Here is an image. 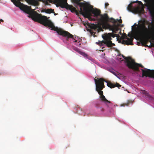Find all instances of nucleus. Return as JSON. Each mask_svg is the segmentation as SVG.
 <instances>
[{
    "instance_id": "obj_1",
    "label": "nucleus",
    "mask_w": 154,
    "mask_h": 154,
    "mask_svg": "<svg viewBox=\"0 0 154 154\" xmlns=\"http://www.w3.org/2000/svg\"><path fill=\"white\" fill-rule=\"evenodd\" d=\"M151 23L148 21L142 19L138 22V24L135 23L134 34L139 38L143 46H144L149 41V39L154 40V25H152L151 29L149 28V25ZM154 46V43L152 44Z\"/></svg>"
},
{
    "instance_id": "obj_2",
    "label": "nucleus",
    "mask_w": 154,
    "mask_h": 154,
    "mask_svg": "<svg viewBox=\"0 0 154 154\" xmlns=\"http://www.w3.org/2000/svg\"><path fill=\"white\" fill-rule=\"evenodd\" d=\"M31 16L33 20L45 26H48L49 28H51V29L56 31L59 35L66 37L67 40L69 38H72L73 39V42H77V39H78L77 36H74L67 31L55 27L51 21L47 19L46 16H42L41 14L38 13L32 14Z\"/></svg>"
},
{
    "instance_id": "obj_3",
    "label": "nucleus",
    "mask_w": 154,
    "mask_h": 154,
    "mask_svg": "<svg viewBox=\"0 0 154 154\" xmlns=\"http://www.w3.org/2000/svg\"><path fill=\"white\" fill-rule=\"evenodd\" d=\"M100 18L98 19L99 23L96 24H91L89 26L91 29L90 32L91 35L95 37V33L94 31H95L97 29H102L101 26H102L104 28H107V27H110L109 22H111V19L112 18L109 17L108 15L106 13H105L103 14L100 15Z\"/></svg>"
},
{
    "instance_id": "obj_4",
    "label": "nucleus",
    "mask_w": 154,
    "mask_h": 154,
    "mask_svg": "<svg viewBox=\"0 0 154 154\" xmlns=\"http://www.w3.org/2000/svg\"><path fill=\"white\" fill-rule=\"evenodd\" d=\"M11 1L16 7L19 8L20 9L25 12L29 14L32 19L31 14L37 13L36 12L34 13H31L29 9L24 6L23 4L21 3L20 1L23 2L25 1L29 4L34 6H38L39 5L38 0H11Z\"/></svg>"
},
{
    "instance_id": "obj_5",
    "label": "nucleus",
    "mask_w": 154,
    "mask_h": 154,
    "mask_svg": "<svg viewBox=\"0 0 154 154\" xmlns=\"http://www.w3.org/2000/svg\"><path fill=\"white\" fill-rule=\"evenodd\" d=\"M94 81L96 85V90L100 94V97L101 100L105 103L106 102H109L103 95V92L101 91L105 86L104 85V79L102 78L94 79Z\"/></svg>"
},
{
    "instance_id": "obj_6",
    "label": "nucleus",
    "mask_w": 154,
    "mask_h": 154,
    "mask_svg": "<svg viewBox=\"0 0 154 154\" xmlns=\"http://www.w3.org/2000/svg\"><path fill=\"white\" fill-rule=\"evenodd\" d=\"M118 35L114 34L113 32L105 33L102 36L104 40L99 42L98 44L100 45H102L103 44H106L108 47H111L112 45H115V44L112 43L111 41V37L114 38Z\"/></svg>"
},
{
    "instance_id": "obj_7",
    "label": "nucleus",
    "mask_w": 154,
    "mask_h": 154,
    "mask_svg": "<svg viewBox=\"0 0 154 154\" xmlns=\"http://www.w3.org/2000/svg\"><path fill=\"white\" fill-rule=\"evenodd\" d=\"M122 56L125 60V62L127 63L126 65L128 68L132 69L134 71H139L138 67L144 68V66L142 64L135 63L134 60L131 58L126 57L123 55Z\"/></svg>"
},
{
    "instance_id": "obj_8",
    "label": "nucleus",
    "mask_w": 154,
    "mask_h": 154,
    "mask_svg": "<svg viewBox=\"0 0 154 154\" xmlns=\"http://www.w3.org/2000/svg\"><path fill=\"white\" fill-rule=\"evenodd\" d=\"M122 56L125 60V62L127 63L126 65L128 68L132 69L134 71H139L138 67L144 68V66L142 64L135 63L134 60L131 58L126 57L123 55Z\"/></svg>"
},
{
    "instance_id": "obj_9",
    "label": "nucleus",
    "mask_w": 154,
    "mask_h": 154,
    "mask_svg": "<svg viewBox=\"0 0 154 154\" xmlns=\"http://www.w3.org/2000/svg\"><path fill=\"white\" fill-rule=\"evenodd\" d=\"M67 0H55L56 3H57L59 6L63 8H66L69 9L72 12H75L76 14H78V11L72 5H68L67 3Z\"/></svg>"
},
{
    "instance_id": "obj_10",
    "label": "nucleus",
    "mask_w": 154,
    "mask_h": 154,
    "mask_svg": "<svg viewBox=\"0 0 154 154\" xmlns=\"http://www.w3.org/2000/svg\"><path fill=\"white\" fill-rule=\"evenodd\" d=\"M146 3L144 4L146 7L150 16L152 17H154V2L152 0H144Z\"/></svg>"
},
{
    "instance_id": "obj_11",
    "label": "nucleus",
    "mask_w": 154,
    "mask_h": 154,
    "mask_svg": "<svg viewBox=\"0 0 154 154\" xmlns=\"http://www.w3.org/2000/svg\"><path fill=\"white\" fill-rule=\"evenodd\" d=\"M77 5L80 7L79 13L80 14L85 17L86 15L88 16L89 15V8L85 5L84 3L79 2Z\"/></svg>"
},
{
    "instance_id": "obj_12",
    "label": "nucleus",
    "mask_w": 154,
    "mask_h": 154,
    "mask_svg": "<svg viewBox=\"0 0 154 154\" xmlns=\"http://www.w3.org/2000/svg\"><path fill=\"white\" fill-rule=\"evenodd\" d=\"M145 70L142 69H141L142 71V77L146 76L154 78V70H150L149 69L145 68Z\"/></svg>"
},
{
    "instance_id": "obj_13",
    "label": "nucleus",
    "mask_w": 154,
    "mask_h": 154,
    "mask_svg": "<svg viewBox=\"0 0 154 154\" xmlns=\"http://www.w3.org/2000/svg\"><path fill=\"white\" fill-rule=\"evenodd\" d=\"M128 35L130 38L127 37L126 35L125 34V37L124 36V38H125L127 39L123 40L122 41V43L127 45H133L132 42L134 39L132 37L131 35L130 34H128Z\"/></svg>"
},
{
    "instance_id": "obj_14",
    "label": "nucleus",
    "mask_w": 154,
    "mask_h": 154,
    "mask_svg": "<svg viewBox=\"0 0 154 154\" xmlns=\"http://www.w3.org/2000/svg\"><path fill=\"white\" fill-rule=\"evenodd\" d=\"M89 15L88 16L86 15L85 17L88 18L91 15V13H92L94 15V16L95 17H97L98 16H100V11L97 9H91L90 8L89 9Z\"/></svg>"
},
{
    "instance_id": "obj_15",
    "label": "nucleus",
    "mask_w": 154,
    "mask_h": 154,
    "mask_svg": "<svg viewBox=\"0 0 154 154\" xmlns=\"http://www.w3.org/2000/svg\"><path fill=\"white\" fill-rule=\"evenodd\" d=\"M120 24L119 23L115 24L113 23L112 25L110 24V27H107L106 29H109L111 30L112 32L114 33H116L120 29L119 28V26Z\"/></svg>"
},
{
    "instance_id": "obj_16",
    "label": "nucleus",
    "mask_w": 154,
    "mask_h": 154,
    "mask_svg": "<svg viewBox=\"0 0 154 154\" xmlns=\"http://www.w3.org/2000/svg\"><path fill=\"white\" fill-rule=\"evenodd\" d=\"M104 82H106L107 83V86L110 88H113L115 87H117L119 88L121 87V85L119 83H116V84H113L110 82H108L107 81H105L104 80Z\"/></svg>"
},
{
    "instance_id": "obj_17",
    "label": "nucleus",
    "mask_w": 154,
    "mask_h": 154,
    "mask_svg": "<svg viewBox=\"0 0 154 154\" xmlns=\"http://www.w3.org/2000/svg\"><path fill=\"white\" fill-rule=\"evenodd\" d=\"M111 22L115 24L118 23L119 22V23H122V20L121 19L119 20L118 19L115 20L114 19L112 18L111 19Z\"/></svg>"
},
{
    "instance_id": "obj_18",
    "label": "nucleus",
    "mask_w": 154,
    "mask_h": 154,
    "mask_svg": "<svg viewBox=\"0 0 154 154\" xmlns=\"http://www.w3.org/2000/svg\"><path fill=\"white\" fill-rule=\"evenodd\" d=\"M74 50L75 51L79 53L80 54H81L84 56H87V55L84 52L81 51L80 49L77 48L75 47L74 48Z\"/></svg>"
},
{
    "instance_id": "obj_19",
    "label": "nucleus",
    "mask_w": 154,
    "mask_h": 154,
    "mask_svg": "<svg viewBox=\"0 0 154 154\" xmlns=\"http://www.w3.org/2000/svg\"><path fill=\"white\" fill-rule=\"evenodd\" d=\"M133 101L131 100H128L127 102L126 103H123L121 104L120 106H128L130 103H132Z\"/></svg>"
},
{
    "instance_id": "obj_20",
    "label": "nucleus",
    "mask_w": 154,
    "mask_h": 154,
    "mask_svg": "<svg viewBox=\"0 0 154 154\" xmlns=\"http://www.w3.org/2000/svg\"><path fill=\"white\" fill-rule=\"evenodd\" d=\"M127 10L130 12H133V8L131 5V4H129L127 7Z\"/></svg>"
},
{
    "instance_id": "obj_21",
    "label": "nucleus",
    "mask_w": 154,
    "mask_h": 154,
    "mask_svg": "<svg viewBox=\"0 0 154 154\" xmlns=\"http://www.w3.org/2000/svg\"><path fill=\"white\" fill-rule=\"evenodd\" d=\"M45 12L48 14L54 13V10L51 9H48L46 10Z\"/></svg>"
},
{
    "instance_id": "obj_22",
    "label": "nucleus",
    "mask_w": 154,
    "mask_h": 154,
    "mask_svg": "<svg viewBox=\"0 0 154 154\" xmlns=\"http://www.w3.org/2000/svg\"><path fill=\"white\" fill-rule=\"evenodd\" d=\"M109 102H106L105 103L106 104L107 106L109 108H110L111 106H112V103L110 101H109Z\"/></svg>"
},
{
    "instance_id": "obj_23",
    "label": "nucleus",
    "mask_w": 154,
    "mask_h": 154,
    "mask_svg": "<svg viewBox=\"0 0 154 154\" xmlns=\"http://www.w3.org/2000/svg\"><path fill=\"white\" fill-rule=\"evenodd\" d=\"M72 1L73 2H74L77 4H78L79 2V0H72Z\"/></svg>"
},
{
    "instance_id": "obj_24",
    "label": "nucleus",
    "mask_w": 154,
    "mask_h": 154,
    "mask_svg": "<svg viewBox=\"0 0 154 154\" xmlns=\"http://www.w3.org/2000/svg\"><path fill=\"white\" fill-rule=\"evenodd\" d=\"M109 4L108 2H106L105 3V8L106 9L107 7L109 5Z\"/></svg>"
},
{
    "instance_id": "obj_25",
    "label": "nucleus",
    "mask_w": 154,
    "mask_h": 154,
    "mask_svg": "<svg viewBox=\"0 0 154 154\" xmlns=\"http://www.w3.org/2000/svg\"><path fill=\"white\" fill-rule=\"evenodd\" d=\"M136 2H137L138 3V4L140 5H142L143 6V4L142 3L140 2V1H137Z\"/></svg>"
},
{
    "instance_id": "obj_26",
    "label": "nucleus",
    "mask_w": 154,
    "mask_h": 154,
    "mask_svg": "<svg viewBox=\"0 0 154 154\" xmlns=\"http://www.w3.org/2000/svg\"><path fill=\"white\" fill-rule=\"evenodd\" d=\"M77 46H80V45H81V44L79 43V42H78L76 44H75Z\"/></svg>"
},
{
    "instance_id": "obj_27",
    "label": "nucleus",
    "mask_w": 154,
    "mask_h": 154,
    "mask_svg": "<svg viewBox=\"0 0 154 154\" xmlns=\"http://www.w3.org/2000/svg\"><path fill=\"white\" fill-rule=\"evenodd\" d=\"M45 4L46 5H49V3H48V2L47 1H45Z\"/></svg>"
},
{
    "instance_id": "obj_28",
    "label": "nucleus",
    "mask_w": 154,
    "mask_h": 154,
    "mask_svg": "<svg viewBox=\"0 0 154 154\" xmlns=\"http://www.w3.org/2000/svg\"><path fill=\"white\" fill-rule=\"evenodd\" d=\"M48 1L50 2H52V1L53 0H47Z\"/></svg>"
},
{
    "instance_id": "obj_29",
    "label": "nucleus",
    "mask_w": 154,
    "mask_h": 154,
    "mask_svg": "<svg viewBox=\"0 0 154 154\" xmlns=\"http://www.w3.org/2000/svg\"><path fill=\"white\" fill-rule=\"evenodd\" d=\"M119 33L121 35L122 34V32H121V30L120 29V31H119Z\"/></svg>"
},
{
    "instance_id": "obj_30",
    "label": "nucleus",
    "mask_w": 154,
    "mask_h": 154,
    "mask_svg": "<svg viewBox=\"0 0 154 154\" xmlns=\"http://www.w3.org/2000/svg\"><path fill=\"white\" fill-rule=\"evenodd\" d=\"M135 2H133L132 3H135Z\"/></svg>"
}]
</instances>
